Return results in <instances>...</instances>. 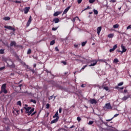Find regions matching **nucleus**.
<instances>
[{
  "label": "nucleus",
  "mask_w": 131,
  "mask_h": 131,
  "mask_svg": "<svg viewBox=\"0 0 131 131\" xmlns=\"http://www.w3.org/2000/svg\"><path fill=\"white\" fill-rule=\"evenodd\" d=\"M24 109L26 110V113L28 114V116L32 114V113L34 112L35 110L34 107H33L32 108H31V107L30 106H29L28 107H24Z\"/></svg>",
  "instance_id": "obj_1"
},
{
  "label": "nucleus",
  "mask_w": 131,
  "mask_h": 131,
  "mask_svg": "<svg viewBox=\"0 0 131 131\" xmlns=\"http://www.w3.org/2000/svg\"><path fill=\"white\" fill-rule=\"evenodd\" d=\"M7 88V84L4 83L1 86V90L0 91V95L4 93V94H8V91L6 89Z\"/></svg>",
  "instance_id": "obj_2"
},
{
  "label": "nucleus",
  "mask_w": 131,
  "mask_h": 131,
  "mask_svg": "<svg viewBox=\"0 0 131 131\" xmlns=\"http://www.w3.org/2000/svg\"><path fill=\"white\" fill-rule=\"evenodd\" d=\"M6 63H7V65L9 67H10V68H15V63H14V62L11 60H8L6 61Z\"/></svg>",
  "instance_id": "obj_3"
},
{
  "label": "nucleus",
  "mask_w": 131,
  "mask_h": 131,
  "mask_svg": "<svg viewBox=\"0 0 131 131\" xmlns=\"http://www.w3.org/2000/svg\"><path fill=\"white\" fill-rule=\"evenodd\" d=\"M103 108L104 110H108L109 109H112V106H111V104H110V103H108L105 104Z\"/></svg>",
  "instance_id": "obj_4"
},
{
  "label": "nucleus",
  "mask_w": 131,
  "mask_h": 131,
  "mask_svg": "<svg viewBox=\"0 0 131 131\" xmlns=\"http://www.w3.org/2000/svg\"><path fill=\"white\" fill-rule=\"evenodd\" d=\"M121 48L122 50V51H121L120 50H118V52L119 53H122H122H125V52H126V49L125 48V47L123 46V45H122L121 46Z\"/></svg>",
  "instance_id": "obj_5"
},
{
  "label": "nucleus",
  "mask_w": 131,
  "mask_h": 131,
  "mask_svg": "<svg viewBox=\"0 0 131 131\" xmlns=\"http://www.w3.org/2000/svg\"><path fill=\"white\" fill-rule=\"evenodd\" d=\"M4 28H6L7 29H9V30H13V31H16V29L13 28L11 26H5Z\"/></svg>",
  "instance_id": "obj_6"
},
{
  "label": "nucleus",
  "mask_w": 131,
  "mask_h": 131,
  "mask_svg": "<svg viewBox=\"0 0 131 131\" xmlns=\"http://www.w3.org/2000/svg\"><path fill=\"white\" fill-rule=\"evenodd\" d=\"M12 113L15 115H19V110L13 108L12 110Z\"/></svg>",
  "instance_id": "obj_7"
},
{
  "label": "nucleus",
  "mask_w": 131,
  "mask_h": 131,
  "mask_svg": "<svg viewBox=\"0 0 131 131\" xmlns=\"http://www.w3.org/2000/svg\"><path fill=\"white\" fill-rule=\"evenodd\" d=\"M31 21H32V17L31 16H30V17L28 19V22L27 23V27H28V26H29L31 23Z\"/></svg>",
  "instance_id": "obj_8"
},
{
  "label": "nucleus",
  "mask_w": 131,
  "mask_h": 131,
  "mask_svg": "<svg viewBox=\"0 0 131 131\" xmlns=\"http://www.w3.org/2000/svg\"><path fill=\"white\" fill-rule=\"evenodd\" d=\"M89 102L91 103V104H97V103H98V102L97 101V100L95 99H90Z\"/></svg>",
  "instance_id": "obj_9"
},
{
  "label": "nucleus",
  "mask_w": 131,
  "mask_h": 131,
  "mask_svg": "<svg viewBox=\"0 0 131 131\" xmlns=\"http://www.w3.org/2000/svg\"><path fill=\"white\" fill-rule=\"evenodd\" d=\"M29 10H30V7H25L24 9V13L25 14H28V12H29Z\"/></svg>",
  "instance_id": "obj_10"
},
{
  "label": "nucleus",
  "mask_w": 131,
  "mask_h": 131,
  "mask_svg": "<svg viewBox=\"0 0 131 131\" xmlns=\"http://www.w3.org/2000/svg\"><path fill=\"white\" fill-rule=\"evenodd\" d=\"M116 49H117V45H115V46H113V48L112 49H111L110 50V53H112V52H114V51H115Z\"/></svg>",
  "instance_id": "obj_11"
},
{
  "label": "nucleus",
  "mask_w": 131,
  "mask_h": 131,
  "mask_svg": "<svg viewBox=\"0 0 131 131\" xmlns=\"http://www.w3.org/2000/svg\"><path fill=\"white\" fill-rule=\"evenodd\" d=\"M60 14H62V11H56L54 13L53 16L54 17H57V16H59Z\"/></svg>",
  "instance_id": "obj_12"
},
{
  "label": "nucleus",
  "mask_w": 131,
  "mask_h": 131,
  "mask_svg": "<svg viewBox=\"0 0 131 131\" xmlns=\"http://www.w3.org/2000/svg\"><path fill=\"white\" fill-rule=\"evenodd\" d=\"M101 31H102V27H98L97 29V34H98V35H100V33Z\"/></svg>",
  "instance_id": "obj_13"
},
{
  "label": "nucleus",
  "mask_w": 131,
  "mask_h": 131,
  "mask_svg": "<svg viewBox=\"0 0 131 131\" xmlns=\"http://www.w3.org/2000/svg\"><path fill=\"white\" fill-rule=\"evenodd\" d=\"M53 22H54L55 24L57 23H59L60 22V19L56 17L53 19Z\"/></svg>",
  "instance_id": "obj_14"
},
{
  "label": "nucleus",
  "mask_w": 131,
  "mask_h": 131,
  "mask_svg": "<svg viewBox=\"0 0 131 131\" xmlns=\"http://www.w3.org/2000/svg\"><path fill=\"white\" fill-rule=\"evenodd\" d=\"M70 8H71V6H69L68 7L63 11V15H64V14H67V12H68V11H69V10L70 9Z\"/></svg>",
  "instance_id": "obj_15"
},
{
  "label": "nucleus",
  "mask_w": 131,
  "mask_h": 131,
  "mask_svg": "<svg viewBox=\"0 0 131 131\" xmlns=\"http://www.w3.org/2000/svg\"><path fill=\"white\" fill-rule=\"evenodd\" d=\"M58 120H59V118H56V119L51 121V124H53V123H56V122H58Z\"/></svg>",
  "instance_id": "obj_16"
},
{
  "label": "nucleus",
  "mask_w": 131,
  "mask_h": 131,
  "mask_svg": "<svg viewBox=\"0 0 131 131\" xmlns=\"http://www.w3.org/2000/svg\"><path fill=\"white\" fill-rule=\"evenodd\" d=\"M16 45V41H11L10 42V47H13V46L14 47H17Z\"/></svg>",
  "instance_id": "obj_17"
},
{
  "label": "nucleus",
  "mask_w": 131,
  "mask_h": 131,
  "mask_svg": "<svg viewBox=\"0 0 131 131\" xmlns=\"http://www.w3.org/2000/svg\"><path fill=\"white\" fill-rule=\"evenodd\" d=\"M130 97V96L127 95V96H124L122 98V101H126L127 99L129 98Z\"/></svg>",
  "instance_id": "obj_18"
},
{
  "label": "nucleus",
  "mask_w": 131,
  "mask_h": 131,
  "mask_svg": "<svg viewBox=\"0 0 131 131\" xmlns=\"http://www.w3.org/2000/svg\"><path fill=\"white\" fill-rule=\"evenodd\" d=\"M56 118H58V119L60 118V117H59V113H58V112H57L53 117V118H56Z\"/></svg>",
  "instance_id": "obj_19"
},
{
  "label": "nucleus",
  "mask_w": 131,
  "mask_h": 131,
  "mask_svg": "<svg viewBox=\"0 0 131 131\" xmlns=\"http://www.w3.org/2000/svg\"><path fill=\"white\" fill-rule=\"evenodd\" d=\"M102 88H103L104 90H105V91H109V88L107 86H105V83L102 85Z\"/></svg>",
  "instance_id": "obj_20"
},
{
  "label": "nucleus",
  "mask_w": 131,
  "mask_h": 131,
  "mask_svg": "<svg viewBox=\"0 0 131 131\" xmlns=\"http://www.w3.org/2000/svg\"><path fill=\"white\" fill-rule=\"evenodd\" d=\"M11 19L9 16H6L4 17L3 19L5 20V21H9Z\"/></svg>",
  "instance_id": "obj_21"
},
{
  "label": "nucleus",
  "mask_w": 131,
  "mask_h": 131,
  "mask_svg": "<svg viewBox=\"0 0 131 131\" xmlns=\"http://www.w3.org/2000/svg\"><path fill=\"white\" fill-rule=\"evenodd\" d=\"M79 20V17L78 16H76L75 17H74V18H73V19L72 20V22H75V20Z\"/></svg>",
  "instance_id": "obj_22"
},
{
  "label": "nucleus",
  "mask_w": 131,
  "mask_h": 131,
  "mask_svg": "<svg viewBox=\"0 0 131 131\" xmlns=\"http://www.w3.org/2000/svg\"><path fill=\"white\" fill-rule=\"evenodd\" d=\"M114 34H109L107 35V37H109L110 38H112L113 37H114Z\"/></svg>",
  "instance_id": "obj_23"
},
{
  "label": "nucleus",
  "mask_w": 131,
  "mask_h": 131,
  "mask_svg": "<svg viewBox=\"0 0 131 131\" xmlns=\"http://www.w3.org/2000/svg\"><path fill=\"white\" fill-rule=\"evenodd\" d=\"M99 62H102L103 63H106L107 60L106 59H98Z\"/></svg>",
  "instance_id": "obj_24"
},
{
  "label": "nucleus",
  "mask_w": 131,
  "mask_h": 131,
  "mask_svg": "<svg viewBox=\"0 0 131 131\" xmlns=\"http://www.w3.org/2000/svg\"><path fill=\"white\" fill-rule=\"evenodd\" d=\"M97 63H98L97 61H95V62H94L93 63H91V64L89 65L90 67H92V66H95V65L97 64Z\"/></svg>",
  "instance_id": "obj_25"
},
{
  "label": "nucleus",
  "mask_w": 131,
  "mask_h": 131,
  "mask_svg": "<svg viewBox=\"0 0 131 131\" xmlns=\"http://www.w3.org/2000/svg\"><path fill=\"white\" fill-rule=\"evenodd\" d=\"M16 104L18 105V106H20V107L22 106V103L21 102V101H17Z\"/></svg>",
  "instance_id": "obj_26"
},
{
  "label": "nucleus",
  "mask_w": 131,
  "mask_h": 131,
  "mask_svg": "<svg viewBox=\"0 0 131 131\" xmlns=\"http://www.w3.org/2000/svg\"><path fill=\"white\" fill-rule=\"evenodd\" d=\"M20 63L23 65V66H26V63H25V62L22 61L21 59H20Z\"/></svg>",
  "instance_id": "obj_27"
},
{
  "label": "nucleus",
  "mask_w": 131,
  "mask_h": 131,
  "mask_svg": "<svg viewBox=\"0 0 131 131\" xmlns=\"http://www.w3.org/2000/svg\"><path fill=\"white\" fill-rule=\"evenodd\" d=\"M0 54H5V49H1Z\"/></svg>",
  "instance_id": "obj_28"
},
{
  "label": "nucleus",
  "mask_w": 131,
  "mask_h": 131,
  "mask_svg": "<svg viewBox=\"0 0 131 131\" xmlns=\"http://www.w3.org/2000/svg\"><path fill=\"white\" fill-rule=\"evenodd\" d=\"M55 40H53L50 42V46H54L55 45Z\"/></svg>",
  "instance_id": "obj_29"
},
{
  "label": "nucleus",
  "mask_w": 131,
  "mask_h": 131,
  "mask_svg": "<svg viewBox=\"0 0 131 131\" xmlns=\"http://www.w3.org/2000/svg\"><path fill=\"white\" fill-rule=\"evenodd\" d=\"M114 28H118L119 27V25L116 24L113 26Z\"/></svg>",
  "instance_id": "obj_30"
},
{
  "label": "nucleus",
  "mask_w": 131,
  "mask_h": 131,
  "mask_svg": "<svg viewBox=\"0 0 131 131\" xmlns=\"http://www.w3.org/2000/svg\"><path fill=\"white\" fill-rule=\"evenodd\" d=\"M119 62V60H118V59L115 58L114 60V63H118Z\"/></svg>",
  "instance_id": "obj_31"
},
{
  "label": "nucleus",
  "mask_w": 131,
  "mask_h": 131,
  "mask_svg": "<svg viewBox=\"0 0 131 131\" xmlns=\"http://www.w3.org/2000/svg\"><path fill=\"white\" fill-rule=\"evenodd\" d=\"M58 28H59V27H57L56 28H52V31H56V30H57V29H58Z\"/></svg>",
  "instance_id": "obj_32"
},
{
  "label": "nucleus",
  "mask_w": 131,
  "mask_h": 131,
  "mask_svg": "<svg viewBox=\"0 0 131 131\" xmlns=\"http://www.w3.org/2000/svg\"><path fill=\"white\" fill-rule=\"evenodd\" d=\"M30 102L33 103L34 104H36V101H35V100L31 99Z\"/></svg>",
  "instance_id": "obj_33"
},
{
  "label": "nucleus",
  "mask_w": 131,
  "mask_h": 131,
  "mask_svg": "<svg viewBox=\"0 0 131 131\" xmlns=\"http://www.w3.org/2000/svg\"><path fill=\"white\" fill-rule=\"evenodd\" d=\"M96 2V0H89L90 4H94Z\"/></svg>",
  "instance_id": "obj_34"
},
{
  "label": "nucleus",
  "mask_w": 131,
  "mask_h": 131,
  "mask_svg": "<svg viewBox=\"0 0 131 131\" xmlns=\"http://www.w3.org/2000/svg\"><path fill=\"white\" fill-rule=\"evenodd\" d=\"M86 42H87L86 41L85 42H82L81 43L82 47H84V46H85V45H86Z\"/></svg>",
  "instance_id": "obj_35"
},
{
  "label": "nucleus",
  "mask_w": 131,
  "mask_h": 131,
  "mask_svg": "<svg viewBox=\"0 0 131 131\" xmlns=\"http://www.w3.org/2000/svg\"><path fill=\"white\" fill-rule=\"evenodd\" d=\"M93 12H94L95 15H98V10H96V9H94Z\"/></svg>",
  "instance_id": "obj_36"
},
{
  "label": "nucleus",
  "mask_w": 131,
  "mask_h": 131,
  "mask_svg": "<svg viewBox=\"0 0 131 131\" xmlns=\"http://www.w3.org/2000/svg\"><path fill=\"white\" fill-rule=\"evenodd\" d=\"M93 123H94L93 121H90L88 123V124H89V125H92V124H93Z\"/></svg>",
  "instance_id": "obj_37"
},
{
  "label": "nucleus",
  "mask_w": 131,
  "mask_h": 131,
  "mask_svg": "<svg viewBox=\"0 0 131 131\" xmlns=\"http://www.w3.org/2000/svg\"><path fill=\"white\" fill-rule=\"evenodd\" d=\"M77 120L78 121V122H80V121H81V118H80V117H78L77 118Z\"/></svg>",
  "instance_id": "obj_38"
},
{
  "label": "nucleus",
  "mask_w": 131,
  "mask_h": 131,
  "mask_svg": "<svg viewBox=\"0 0 131 131\" xmlns=\"http://www.w3.org/2000/svg\"><path fill=\"white\" fill-rule=\"evenodd\" d=\"M27 54H28V55H29V54H31V49H29L28 50Z\"/></svg>",
  "instance_id": "obj_39"
},
{
  "label": "nucleus",
  "mask_w": 131,
  "mask_h": 131,
  "mask_svg": "<svg viewBox=\"0 0 131 131\" xmlns=\"http://www.w3.org/2000/svg\"><path fill=\"white\" fill-rule=\"evenodd\" d=\"M46 109H50V104L47 103L46 104Z\"/></svg>",
  "instance_id": "obj_40"
},
{
  "label": "nucleus",
  "mask_w": 131,
  "mask_h": 131,
  "mask_svg": "<svg viewBox=\"0 0 131 131\" xmlns=\"http://www.w3.org/2000/svg\"><path fill=\"white\" fill-rule=\"evenodd\" d=\"M123 85V82H121L118 84V86H120Z\"/></svg>",
  "instance_id": "obj_41"
},
{
  "label": "nucleus",
  "mask_w": 131,
  "mask_h": 131,
  "mask_svg": "<svg viewBox=\"0 0 131 131\" xmlns=\"http://www.w3.org/2000/svg\"><path fill=\"white\" fill-rule=\"evenodd\" d=\"M113 118H114V117H113V118H111L110 119H106V121H107V122H109L111 121L112 120H113Z\"/></svg>",
  "instance_id": "obj_42"
},
{
  "label": "nucleus",
  "mask_w": 131,
  "mask_h": 131,
  "mask_svg": "<svg viewBox=\"0 0 131 131\" xmlns=\"http://www.w3.org/2000/svg\"><path fill=\"white\" fill-rule=\"evenodd\" d=\"M90 9V6H88L85 9H84L83 10H82V12H83V11H85V10H89Z\"/></svg>",
  "instance_id": "obj_43"
},
{
  "label": "nucleus",
  "mask_w": 131,
  "mask_h": 131,
  "mask_svg": "<svg viewBox=\"0 0 131 131\" xmlns=\"http://www.w3.org/2000/svg\"><path fill=\"white\" fill-rule=\"evenodd\" d=\"M61 63H62L63 65H67V62H66V61H61Z\"/></svg>",
  "instance_id": "obj_44"
},
{
  "label": "nucleus",
  "mask_w": 131,
  "mask_h": 131,
  "mask_svg": "<svg viewBox=\"0 0 131 131\" xmlns=\"http://www.w3.org/2000/svg\"><path fill=\"white\" fill-rule=\"evenodd\" d=\"M85 67H88V65L84 66L81 69V70H84Z\"/></svg>",
  "instance_id": "obj_45"
},
{
  "label": "nucleus",
  "mask_w": 131,
  "mask_h": 131,
  "mask_svg": "<svg viewBox=\"0 0 131 131\" xmlns=\"http://www.w3.org/2000/svg\"><path fill=\"white\" fill-rule=\"evenodd\" d=\"M31 72H32V73H36V72H35V70H34V69H32L30 70Z\"/></svg>",
  "instance_id": "obj_46"
},
{
  "label": "nucleus",
  "mask_w": 131,
  "mask_h": 131,
  "mask_svg": "<svg viewBox=\"0 0 131 131\" xmlns=\"http://www.w3.org/2000/svg\"><path fill=\"white\" fill-rule=\"evenodd\" d=\"M59 113H62V107L59 108Z\"/></svg>",
  "instance_id": "obj_47"
},
{
  "label": "nucleus",
  "mask_w": 131,
  "mask_h": 131,
  "mask_svg": "<svg viewBox=\"0 0 131 131\" xmlns=\"http://www.w3.org/2000/svg\"><path fill=\"white\" fill-rule=\"evenodd\" d=\"M36 111L33 112L31 115V116H33V115H35V114H36Z\"/></svg>",
  "instance_id": "obj_48"
},
{
  "label": "nucleus",
  "mask_w": 131,
  "mask_h": 131,
  "mask_svg": "<svg viewBox=\"0 0 131 131\" xmlns=\"http://www.w3.org/2000/svg\"><path fill=\"white\" fill-rule=\"evenodd\" d=\"M82 0H77L78 4H81Z\"/></svg>",
  "instance_id": "obj_49"
},
{
  "label": "nucleus",
  "mask_w": 131,
  "mask_h": 131,
  "mask_svg": "<svg viewBox=\"0 0 131 131\" xmlns=\"http://www.w3.org/2000/svg\"><path fill=\"white\" fill-rule=\"evenodd\" d=\"M55 50L56 51V52H59V49H58V47H55Z\"/></svg>",
  "instance_id": "obj_50"
},
{
  "label": "nucleus",
  "mask_w": 131,
  "mask_h": 131,
  "mask_svg": "<svg viewBox=\"0 0 131 131\" xmlns=\"http://www.w3.org/2000/svg\"><path fill=\"white\" fill-rule=\"evenodd\" d=\"M128 29H131V25H129L127 27V30H128Z\"/></svg>",
  "instance_id": "obj_51"
},
{
  "label": "nucleus",
  "mask_w": 131,
  "mask_h": 131,
  "mask_svg": "<svg viewBox=\"0 0 131 131\" xmlns=\"http://www.w3.org/2000/svg\"><path fill=\"white\" fill-rule=\"evenodd\" d=\"M4 69H5V67L0 68V71H2V70H4Z\"/></svg>",
  "instance_id": "obj_52"
},
{
  "label": "nucleus",
  "mask_w": 131,
  "mask_h": 131,
  "mask_svg": "<svg viewBox=\"0 0 131 131\" xmlns=\"http://www.w3.org/2000/svg\"><path fill=\"white\" fill-rule=\"evenodd\" d=\"M15 3L16 4H21V1H16Z\"/></svg>",
  "instance_id": "obj_53"
},
{
  "label": "nucleus",
  "mask_w": 131,
  "mask_h": 131,
  "mask_svg": "<svg viewBox=\"0 0 131 131\" xmlns=\"http://www.w3.org/2000/svg\"><path fill=\"white\" fill-rule=\"evenodd\" d=\"M53 98H54V96H50V97L49 98V100H52L53 99Z\"/></svg>",
  "instance_id": "obj_54"
},
{
  "label": "nucleus",
  "mask_w": 131,
  "mask_h": 131,
  "mask_svg": "<svg viewBox=\"0 0 131 131\" xmlns=\"http://www.w3.org/2000/svg\"><path fill=\"white\" fill-rule=\"evenodd\" d=\"M118 115H119V114H115L114 116V117H117V116H118Z\"/></svg>",
  "instance_id": "obj_55"
},
{
  "label": "nucleus",
  "mask_w": 131,
  "mask_h": 131,
  "mask_svg": "<svg viewBox=\"0 0 131 131\" xmlns=\"http://www.w3.org/2000/svg\"><path fill=\"white\" fill-rule=\"evenodd\" d=\"M74 48H78V45H74Z\"/></svg>",
  "instance_id": "obj_56"
},
{
  "label": "nucleus",
  "mask_w": 131,
  "mask_h": 131,
  "mask_svg": "<svg viewBox=\"0 0 131 131\" xmlns=\"http://www.w3.org/2000/svg\"><path fill=\"white\" fill-rule=\"evenodd\" d=\"M81 88H85V84H82L81 85Z\"/></svg>",
  "instance_id": "obj_57"
},
{
  "label": "nucleus",
  "mask_w": 131,
  "mask_h": 131,
  "mask_svg": "<svg viewBox=\"0 0 131 131\" xmlns=\"http://www.w3.org/2000/svg\"><path fill=\"white\" fill-rule=\"evenodd\" d=\"M14 75H15V73H11L10 74V76H14Z\"/></svg>",
  "instance_id": "obj_58"
},
{
  "label": "nucleus",
  "mask_w": 131,
  "mask_h": 131,
  "mask_svg": "<svg viewBox=\"0 0 131 131\" xmlns=\"http://www.w3.org/2000/svg\"><path fill=\"white\" fill-rule=\"evenodd\" d=\"M112 3H116V0H111Z\"/></svg>",
  "instance_id": "obj_59"
},
{
  "label": "nucleus",
  "mask_w": 131,
  "mask_h": 131,
  "mask_svg": "<svg viewBox=\"0 0 131 131\" xmlns=\"http://www.w3.org/2000/svg\"><path fill=\"white\" fill-rule=\"evenodd\" d=\"M21 86H23V85L22 84H19L17 88H20V90H21Z\"/></svg>",
  "instance_id": "obj_60"
},
{
  "label": "nucleus",
  "mask_w": 131,
  "mask_h": 131,
  "mask_svg": "<svg viewBox=\"0 0 131 131\" xmlns=\"http://www.w3.org/2000/svg\"><path fill=\"white\" fill-rule=\"evenodd\" d=\"M112 131H119V130H117V129H112Z\"/></svg>",
  "instance_id": "obj_61"
},
{
  "label": "nucleus",
  "mask_w": 131,
  "mask_h": 131,
  "mask_svg": "<svg viewBox=\"0 0 131 131\" xmlns=\"http://www.w3.org/2000/svg\"><path fill=\"white\" fill-rule=\"evenodd\" d=\"M25 107H26V108H28V105L25 104Z\"/></svg>",
  "instance_id": "obj_62"
},
{
  "label": "nucleus",
  "mask_w": 131,
  "mask_h": 131,
  "mask_svg": "<svg viewBox=\"0 0 131 131\" xmlns=\"http://www.w3.org/2000/svg\"><path fill=\"white\" fill-rule=\"evenodd\" d=\"M118 89H119L120 90H122L123 89H124V87L118 88Z\"/></svg>",
  "instance_id": "obj_63"
},
{
  "label": "nucleus",
  "mask_w": 131,
  "mask_h": 131,
  "mask_svg": "<svg viewBox=\"0 0 131 131\" xmlns=\"http://www.w3.org/2000/svg\"><path fill=\"white\" fill-rule=\"evenodd\" d=\"M124 92L125 93H127V90H124Z\"/></svg>",
  "instance_id": "obj_64"
}]
</instances>
